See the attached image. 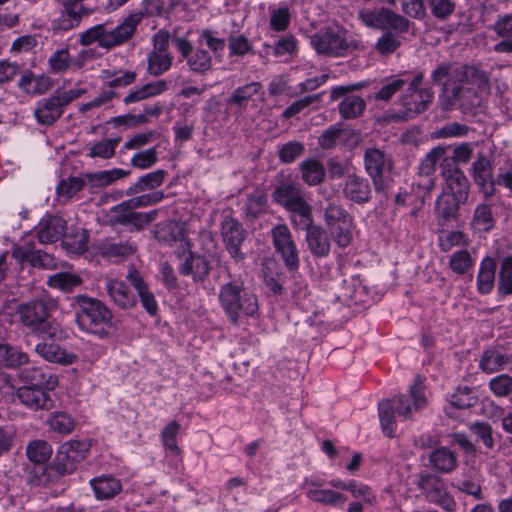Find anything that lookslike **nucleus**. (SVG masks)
<instances>
[{
    "mask_svg": "<svg viewBox=\"0 0 512 512\" xmlns=\"http://www.w3.org/2000/svg\"><path fill=\"white\" fill-rule=\"evenodd\" d=\"M435 84L442 85L443 91L458 101L464 110H470L481 104L477 92L466 85H472L479 91L489 90V74L474 65L445 63L432 72Z\"/></svg>",
    "mask_w": 512,
    "mask_h": 512,
    "instance_id": "f257e3e1",
    "label": "nucleus"
},
{
    "mask_svg": "<svg viewBox=\"0 0 512 512\" xmlns=\"http://www.w3.org/2000/svg\"><path fill=\"white\" fill-rule=\"evenodd\" d=\"M143 17V12H134L124 17L114 27L109 22L94 25L80 33L79 43L83 46L97 43L100 48L105 50L122 46L134 37Z\"/></svg>",
    "mask_w": 512,
    "mask_h": 512,
    "instance_id": "f03ea898",
    "label": "nucleus"
},
{
    "mask_svg": "<svg viewBox=\"0 0 512 512\" xmlns=\"http://www.w3.org/2000/svg\"><path fill=\"white\" fill-rule=\"evenodd\" d=\"M218 301L232 324L254 316L259 309L256 294L241 279H230L219 287Z\"/></svg>",
    "mask_w": 512,
    "mask_h": 512,
    "instance_id": "7ed1b4c3",
    "label": "nucleus"
},
{
    "mask_svg": "<svg viewBox=\"0 0 512 512\" xmlns=\"http://www.w3.org/2000/svg\"><path fill=\"white\" fill-rule=\"evenodd\" d=\"M409 395L412 404L409 403L406 396L401 395L394 400H383L379 403V418L384 434L393 437L396 429L394 418V410L399 417L408 419L413 411H418L426 405V397L424 395V383L417 377L413 385L410 386Z\"/></svg>",
    "mask_w": 512,
    "mask_h": 512,
    "instance_id": "20e7f679",
    "label": "nucleus"
},
{
    "mask_svg": "<svg viewBox=\"0 0 512 512\" xmlns=\"http://www.w3.org/2000/svg\"><path fill=\"white\" fill-rule=\"evenodd\" d=\"M75 320L85 332L104 337L111 327L112 312L100 300L78 295L75 298Z\"/></svg>",
    "mask_w": 512,
    "mask_h": 512,
    "instance_id": "39448f33",
    "label": "nucleus"
},
{
    "mask_svg": "<svg viewBox=\"0 0 512 512\" xmlns=\"http://www.w3.org/2000/svg\"><path fill=\"white\" fill-rule=\"evenodd\" d=\"M311 44L317 53L329 56H343L348 52L364 49L360 39L337 25L321 29L312 36Z\"/></svg>",
    "mask_w": 512,
    "mask_h": 512,
    "instance_id": "423d86ee",
    "label": "nucleus"
},
{
    "mask_svg": "<svg viewBox=\"0 0 512 512\" xmlns=\"http://www.w3.org/2000/svg\"><path fill=\"white\" fill-rule=\"evenodd\" d=\"M85 88H73L66 91H56L49 97L42 98L36 103L34 117L38 124L51 126L59 120L64 109L74 100L86 93Z\"/></svg>",
    "mask_w": 512,
    "mask_h": 512,
    "instance_id": "0eeeda50",
    "label": "nucleus"
},
{
    "mask_svg": "<svg viewBox=\"0 0 512 512\" xmlns=\"http://www.w3.org/2000/svg\"><path fill=\"white\" fill-rule=\"evenodd\" d=\"M358 19L368 28L383 31L391 29L396 33L408 32L411 25L408 18L386 7L361 9L358 11Z\"/></svg>",
    "mask_w": 512,
    "mask_h": 512,
    "instance_id": "6e6552de",
    "label": "nucleus"
},
{
    "mask_svg": "<svg viewBox=\"0 0 512 512\" xmlns=\"http://www.w3.org/2000/svg\"><path fill=\"white\" fill-rule=\"evenodd\" d=\"M423 73L414 75L405 92L400 98L406 117H414L425 112L433 101L434 93L431 88H422Z\"/></svg>",
    "mask_w": 512,
    "mask_h": 512,
    "instance_id": "1a4fd4ad",
    "label": "nucleus"
},
{
    "mask_svg": "<svg viewBox=\"0 0 512 512\" xmlns=\"http://www.w3.org/2000/svg\"><path fill=\"white\" fill-rule=\"evenodd\" d=\"M364 87L362 83L336 86L331 89V100H339L338 112L342 119L352 120L361 117L367 107L365 99L352 92Z\"/></svg>",
    "mask_w": 512,
    "mask_h": 512,
    "instance_id": "9d476101",
    "label": "nucleus"
},
{
    "mask_svg": "<svg viewBox=\"0 0 512 512\" xmlns=\"http://www.w3.org/2000/svg\"><path fill=\"white\" fill-rule=\"evenodd\" d=\"M446 154L447 150L445 147L437 146L432 148L421 160L415 184L424 194L429 193L436 186L434 174L437 164L440 163L441 167L443 163L446 167L450 166V160Z\"/></svg>",
    "mask_w": 512,
    "mask_h": 512,
    "instance_id": "9b49d317",
    "label": "nucleus"
},
{
    "mask_svg": "<svg viewBox=\"0 0 512 512\" xmlns=\"http://www.w3.org/2000/svg\"><path fill=\"white\" fill-rule=\"evenodd\" d=\"M89 450V443L85 440H70L63 443L56 454L51 469L57 474H70L76 470L77 465L85 459Z\"/></svg>",
    "mask_w": 512,
    "mask_h": 512,
    "instance_id": "f8f14e48",
    "label": "nucleus"
},
{
    "mask_svg": "<svg viewBox=\"0 0 512 512\" xmlns=\"http://www.w3.org/2000/svg\"><path fill=\"white\" fill-rule=\"evenodd\" d=\"M364 166L375 191L383 192L386 188L385 177L393 169L392 157L378 148H367L364 152Z\"/></svg>",
    "mask_w": 512,
    "mask_h": 512,
    "instance_id": "ddd939ff",
    "label": "nucleus"
},
{
    "mask_svg": "<svg viewBox=\"0 0 512 512\" xmlns=\"http://www.w3.org/2000/svg\"><path fill=\"white\" fill-rule=\"evenodd\" d=\"M173 43L182 56L186 59L189 70L198 75H206L212 70L213 60L211 54L199 45L193 48L190 41L184 37H176Z\"/></svg>",
    "mask_w": 512,
    "mask_h": 512,
    "instance_id": "4468645a",
    "label": "nucleus"
},
{
    "mask_svg": "<svg viewBox=\"0 0 512 512\" xmlns=\"http://www.w3.org/2000/svg\"><path fill=\"white\" fill-rule=\"evenodd\" d=\"M271 237L275 251L281 256L284 265L289 270H297L300 265L297 245L291 231L286 224H277L271 230Z\"/></svg>",
    "mask_w": 512,
    "mask_h": 512,
    "instance_id": "2eb2a0df",
    "label": "nucleus"
},
{
    "mask_svg": "<svg viewBox=\"0 0 512 512\" xmlns=\"http://www.w3.org/2000/svg\"><path fill=\"white\" fill-rule=\"evenodd\" d=\"M53 306L50 300L37 298L26 303L19 304L17 313L21 323L32 331L43 329L50 317V309Z\"/></svg>",
    "mask_w": 512,
    "mask_h": 512,
    "instance_id": "dca6fc26",
    "label": "nucleus"
},
{
    "mask_svg": "<svg viewBox=\"0 0 512 512\" xmlns=\"http://www.w3.org/2000/svg\"><path fill=\"white\" fill-rule=\"evenodd\" d=\"M221 238L231 258L236 263L242 262L245 254L241 246L246 238V231L242 224L235 218L226 217L221 223Z\"/></svg>",
    "mask_w": 512,
    "mask_h": 512,
    "instance_id": "f3484780",
    "label": "nucleus"
},
{
    "mask_svg": "<svg viewBox=\"0 0 512 512\" xmlns=\"http://www.w3.org/2000/svg\"><path fill=\"white\" fill-rule=\"evenodd\" d=\"M419 487L432 503L446 510H452L455 506L453 498L448 494L443 479L433 474H425L420 477Z\"/></svg>",
    "mask_w": 512,
    "mask_h": 512,
    "instance_id": "a211bd4d",
    "label": "nucleus"
},
{
    "mask_svg": "<svg viewBox=\"0 0 512 512\" xmlns=\"http://www.w3.org/2000/svg\"><path fill=\"white\" fill-rule=\"evenodd\" d=\"M44 386H21L15 394L25 407L31 410H50L54 407V400Z\"/></svg>",
    "mask_w": 512,
    "mask_h": 512,
    "instance_id": "6ab92c4d",
    "label": "nucleus"
},
{
    "mask_svg": "<svg viewBox=\"0 0 512 512\" xmlns=\"http://www.w3.org/2000/svg\"><path fill=\"white\" fill-rule=\"evenodd\" d=\"M442 177L444 179L443 193L454 196L458 201H466L469 195V181L463 171L457 166L442 164Z\"/></svg>",
    "mask_w": 512,
    "mask_h": 512,
    "instance_id": "aec40b11",
    "label": "nucleus"
},
{
    "mask_svg": "<svg viewBox=\"0 0 512 512\" xmlns=\"http://www.w3.org/2000/svg\"><path fill=\"white\" fill-rule=\"evenodd\" d=\"M305 242L307 249L315 258H326L332 248V240L327 230L318 224L306 230Z\"/></svg>",
    "mask_w": 512,
    "mask_h": 512,
    "instance_id": "412c9836",
    "label": "nucleus"
},
{
    "mask_svg": "<svg viewBox=\"0 0 512 512\" xmlns=\"http://www.w3.org/2000/svg\"><path fill=\"white\" fill-rule=\"evenodd\" d=\"M104 289L109 299L121 309H130L136 304V297L124 281L116 278H106Z\"/></svg>",
    "mask_w": 512,
    "mask_h": 512,
    "instance_id": "4be33fe9",
    "label": "nucleus"
},
{
    "mask_svg": "<svg viewBox=\"0 0 512 512\" xmlns=\"http://www.w3.org/2000/svg\"><path fill=\"white\" fill-rule=\"evenodd\" d=\"M65 229L66 222L63 218L49 215L39 222L36 228L37 238L42 244L54 243L64 238Z\"/></svg>",
    "mask_w": 512,
    "mask_h": 512,
    "instance_id": "5701e85b",
    "label": "nucleus"
},
{
    "mask_svg": "<svg viewBox=\"0 0 512 512\" xmlns=\"http://www.w3.org/2000/svg\"><path fill=\"white\" fill-rule=\"evenodd\" d=\"M371 194L367 179L355 174L347 176L343 186V195L346 199L356 204H365L370 201Z\"/></svg>",
    "mask_w": 512,
    "mask_h": 512,
    "instance_id": "b1692460",
    "label": "nucleus"
},
{
    "mask_svg": "<svg viewBox=\"0 0 512 512\" xmlns=\"http://www.w3.org/2000/svg\"><path fill=\"white\" fill-rule=\"evenodd\" d=\"M126 279L137 291L141 304L146 312L150 316H156L158 312L157 301L154 294L150 291L147 284L144 282L140 273L135 269H131L126 275Z\"/></svg>",
    "mask_w": 512,
    "mask_h": 512,
    "instance_id": "393cba45",
    "label": "nucleus"
},
{
    "mask_svg": "<svg viewBox=\"0 0 512 512\" xmlns=\"http://www.w3.org/2000/svg\"><path fill=\"white\" fill-rule=\"evenodd\" d=\"M35 352L44 360L61 365L73 364L77 358L75 354L67 352L63 347L53 341L38 343L35 346Z\"/></svg>",
    "mask_w": 512,
    "mask_h": 512,
    "instance_id": "a878e982",
    "label": "nucleus"
},
{
    "mask_svg": "<svg viewBox=\"0 0 512 512\" xmlns=\"http://www.w3.org/2000/svg\"><path fill=\"white\" fill-rule=\"evenodd\" d=\"M261 90L262 85L259 82H250L237 87L227 100L228 108L234 109L237 112L246 110L248 103L253 99V96L260 93Z\"/></svg>",
    "mask_w": 512,
    "mask_h": 512,
    "instance_id": "bb28decb",
    "label": "nucleus"
},
{
    "mask_svg": "<svg viewBox=\"0 0 512 512\" xmlns=\"http://www.w3.org/2000/svg\"><path fill=\"white\" fill-rule=\"evenodd\" d=\"M18 377L27 384L26 386H44L48 389H54L58 385V378L46 373L41 367H25L19 371Z\"/></svg>",
    "mask_w": 512,
    "mask_h": 512,
    "instance_id": "cd10ccee",
    "label": "nucleus"
},
{
    "mask_svg": "<svg viewBox=\"0 0 512 512\" xmlns=\"http://www.w3.org/2000/svg\"><path fill=\"white\" fill-rule=\"evenodd\" d=\"M289 213V220L296 230H307L314 224L312 206L302 199L286 209Z\"/></svg>",
    "mask_w": 512,
    "mask_h": 512,
    "instance_id": "c85d7f7f",
    "label": "nucleus"
},
{
    "mask_svg": "<svg viewBox=\"0 0 512 512\" xmlns=\"http://www.w3.org/2000/svg\"><path fill=\"white\" fill-rule=\"evenodd\" d=\"M184 276H192L195 281H203L209 274V263L200 255L189 252L179 267Z\"/></svg>",
    "mask_w": 512,
    "mask_h": 512,
    "instance_id": "c756f323",
    "label": "nucleus"
},
{
    "mask_svg": "<svg viewBox=\"0 0 512 512\" xmlns=\"http://www.w3.org/2000/svg\"><path fill=\"white\" fill-rule=\"evenodd\" d=\"M113 211L116 213L117 223L131 225L136 230H141L145 225L153 222L158 216V210L134 212L133 210H117L115 206Z\"/></svg>",
    "mask_w": 512,
    "mask_h": 512,
    "instance_id": "7c9ffc66",
    "label": "nucleus"
},
{
    "mask_svg": "<svg viewBox=\"0 0 512 512\" xmlns=\"http://www.w3.org/2000/svg\"><path fill=\"white\" fill-rule=\"evenodd\" d=\"M272 197L285 209L304 199L300 186L293 182H281L273 191Z\"/></svg>",
    "mask_w": 512,
    "mask_h": 512,
    "instance_id": "2f4dec72",
    "label": "nucleus"
},
{
    "mask_svg": "<svg viewBox=\"0 0 512 512\" xmlns=\"http://www.w3.org/2000/svg\"><path fill=\"white\" fill-rule=\"evenodd\" d=\"M497 264L492 257L482 259L477 274V290L480 294H489L495 284Z\"/></svg>",
    "mask_w": 512,
    "mask_h": 512,
    "instance_id": "473e14b6",
    "label": "nucleus"
},
{
    "mask_svg": "<svg viewBox=\"0 0 512 512\" xmlns=\"http://www.w3.org/2000/svg\"><path fill=\"white\" fill-rule=\"evenodd\" d=\"M18 86L27 94L42 95L51 88L52 83L48 76H36L32 72L26 71L19 79Z\"/></svg>",
    "mask_w": 512,
    "mask_h": 512,
    "instance_id": "72a5a7b5",
    "label": "nucleus"
},
{
    "mask_svg": "<svg viewBox=\"0 0 512 512\" xmlns=\"http://www.w3.org/2000/svg\"><path fill=\"white\" fill-rule=\"evenodd\" d=\"M429 462L433 469L441 473H451L458 465L455 453L447 447H440L432 451Z\"/></svg>",
    "mask_w": 512,
    "mask_h": 512,
    "instance_id": "f704fd0d",
    "label": "nucleus"
},
{
    "mask_svg": "<svg viewBox=\"0 0 512 512\" xmlns=\"http://www.w3.org/2000/svg\"><path fill=\"white\" fill-rule=\"evenodd\" d=\"M326 200L327 204L323 207V220L327 228L354 220L338 200L330 198Z\"/></svg>",
    "mask_w": 512,
    "mask_h": 512,
    "instance_id": "c9c22d12",
    "label": "nucleus"
},
{
    "mask_svg": "<svg viewBox=\"0 0 512 512\" xmlns=\"http://www.w3.org/2000/svg\"><path fill=\"white\" fill-rule=\"evenodd\" d=\"M129 171L114 168L111 170H103L95 173L85 174L82 179L85 180V185L91 188L106 187L117 179L125 178L129 175Z\"/></svg>",
    "mask_w": 512,
    "mask_h": 512,
    "instance_id": "e433bc0d",
    "label": "nucleus"
},
{
    "mask_svg": "<svg viewBox=\"0 0 512 512\" xmlns=\"http://www.w3.org/2000/svg\"><path fill=\"white\" fill-rule=\"evenodd\" d=\"M167 175L163 169H158L138 178L126 191L127 195H135L144 191L154 190L160 187Z\"/></svg>",
    "mask_w": 512,
    "mask_h": 512,
    "instance_id": "4c0bfd02",
    "label": "nucleus"
},
{
    "mask_svg": "<svg viewBox=\"0 0 512 512\" xmlns=\"http://www.w3.org/2000/svg\"><path fill=\"white\" fill-rule=\"evenodd\" d=\"M453 485L461 492L473 496L477 500L483 499L481 478L474 469H469L461 478L455 479Z\"/></svg>",
    "mask_w": 512,
    "mask_h": 512,
    "instance_id": "58836bf2",
    "label": "nucleus"
},
{
    "mask_svg": "<svg viewBox=\"0 0 512 512\" xmlns=\"http://www.w3.org/2000/svg\"><path fill=\"white\" fill-rule=\"evenodd\" d=\"M301 179L309 186L319 185L325 178L324 165L315 158L300 163Z\"/></svg>",
    "mask_w": 512,
    "mask_h": 512,
    "instance_id": "ea45409f",
    "label": "nucleus"
},
{
    "mask_svg": "<svg viewBox=\"0 0 512 512\" xmlns=\"http://www.w3.org/2000/svg\"><path fill=\"white\" fill-rule=\"evenodd\" d=\"M465 202L458 201L451 194L442 192L435 203L436 215L446 222L456 219L460 205Z\"/></svg>",
    "mask_w": 512,
    "mask_h": 512,
    "instance_id": "a19ab883",
    "label": "nucleus"
},
{
    "mask_svg": "<svg viewBox=\"0 0 512 512\" xmlns=\"http://www.w3.org/2000/svg\"><path fill=\"white\" fill-rule=\"evenodd\" d=\"M306 496L314 502L336 508H343L347 501V497L344 494L330 489L309 488L306 491Z\"/></svg>",
    "mask_w": 512,
    "mask_h": 512,
    "instance_id": "79ce46f5",
    "label": "nucleus"
},
{
    "mask_svg": "<svg viewBox=\"0 0 512 512\" xmlns=\"http://www.w3.org/2000/svg\"><path fill=\"white\" fill-rule=\"evenodd\" d=\"M29 363V356L21 349L9 345L0 344V365L6 368H17Z\"/></svg>",
    "mask_w": 512,
    "mask_h": 512,
    "instance_id": "37998d69",
    "label": "nucleus"
},
{
    "mask_svg": "<svg viewBox=\"0 0 512 512\" xmlns=\"http://www.w3.org/2000/svg\"><path fill=\"white\" fill-rule=\"evenodd\" d=\"M97 499H110L122 490L119 480L112 476H101L91 481Z\"/></svg>",
    "mask_w": 512,
    "mask_h": 512,
    "instance_id": "c03bdc74",
    "label": "nucleus"
},
{
    "mask_svg": "<svg viewBox=\"0 0 512 512\" xmlns=\"http://www.w3.org/2000/svg\"><path fill=\"white\" fill-rule=\"evenodd\" d=\"M355 223L354 220L334 225L327 228V232L338 248L345 249L353 241Z\"/></svg>",
    "mask_w": 512,
    "mask_h": 512,
    "instance_id": "a18cd8bd",
    "label": "nucleus"
},
{
    "mask_svg": "<svg viewBox=\"0 0 512 512\" xmlns=\"http://www.w3.org/2000/svg\"><path fill=\"white\" fill-rule=\"evenodd\" d=\"M411 78L407 74L402 76H392L386 78L383 81L382 87L376 92L374 98L381 101H389L399 91H401L405 85L408 86Z\"/></svg>",
    "mask_w": 512,
    "mask_h": 512,
    "instance_id": "49530a36",
    "label": "nucleus"
},
{
    "mask_svg": "<svg viewBox=\"0 0 512 512\" xmlns=\"http://www.w3.org/2000/svg\"><path fill=\"white\" fill-rule=\"evenodd\" d=\"M64 247L71 253L81 254L87 250L88 234L85 229L75 228L64 234Z\"/></svg>",
    "mask_w": 512,
    "mask_h": 512,
    "instance_id": "de8ad7c7",
    "label": "nucleus"
},
{
    "mask_svg": "<svg viewBox=\"0 0 512 512\" xmlns=\"http://www.w3.org/2000/svg\"><path fill=\"white\" fill-rule=\"evenodd\" d=\"M497 290L500 295H512V255L500 260Z\"/></svg>",
    "mask_w": 512,
    "mask_h": 512,
    "instance_id": "09e8293b",
    "label": "nucleus"
},
{
    "mask_svg": "<svg viewBox=\"0 0 512 512\" xmlns=\"http://www.w3.org/2000/svg\"><path fill=\"white\" fill-rule=\"evenodd\" d=\"M162 191H153L140 196L133 197L116 206L117 210H134L136 208L155 205L164 199Z\"/></svg>",
    "mask_w": 512,
    "mask_h": 512,
    "instance_id": "8fccbe9b",
    "label": "nucleus"
},
{
    "mask_svg": "<svg viewBox=\"0 0 512 512\" xmlns=\"http://www.w3.org/2000/svg\"><path fill=\"white\" fill-rule=\"evenodd\" d=\"M494 218L491 206L482 203L476 206L471 225L478 231L487 232L494 227Z\"/></svg>",
    "mask_w": 512,
    "mask_h": 512,
    "instance_id": "3c124183",
    "label": "nucleus"
},
{
    "mask_svg": "<svg viewBox=\"0 0 512 512\" xmlns=\"http://www.w3.org/2000/svg\"><path fill=\"white\" fill-rule=\"evenodd\" d=\"M172 60L171 53L150 52L147 58V70L153 76H160L171 68Z\"/></svg>",
    "mask_w": 512,
    "mask_h": 512,
    "instance_id": "603ef678",
    "label": "nucleus"
},
{
    "mask_svg": "<svg viewBox=\"0 0 512 512\" xmlns=\"http://www.w3.org/2000/svg\"><path fill=\"white\" fill-rule=\"evenodd\" d=\"M507 360L498 350H486L481 356L479 367L483 372L490 374L503 369Z\"/></svg>",
    "mask_w": 512,
    "mask_h": 512,
    "instance_id": "864d4df0",
    "label": "nucleus"
},
{
    "mask_svg": "<svg viewBox=\"0 0 512 512\" xmlns=\"http://www.w3.org/2000/svg\"><path fill=\"white\" fill-rule=\"evenodd\" d=\"M47 284L51 288L70 292L82 284V279L76 274L60 272L50 276Z\"/></svg>",
    "mask_w": 512,
    "mask_h": 512,
    "instance_id": "5fc2aeb1",
    "label": "nucleus"
},
{
    "mask_svg": "<svg viewBox=\"0 0 512 512\" xmlns=\"http://www.w3.org/2000/svg\"><path fill=\"white\" fill-rule=\"evenodd\" d=\"M400 33H396L391 29L385 32L377 39L375 43V50L383 56L394 53L401 46Z\"/></svg>",
    "mask_w": 512,
    "mask_h": 512,
    "instance_id": "6e6d98bb",
    "label": "nucleus"
},
{
    "mask_svg": "<svg viewBox=\"0 0 512 512\" xmlns=\"http://www.w3.org/2000/svg\"><path fill=\"white\" fill-rule=\"evenodd\" d=\"M26 454L30 461L42 464L52 455V447L44 440H34L28 444Z\"/></svg>",
    "mask_w": 512,
    "mask_h": 512,
    "instance_id": "4d7b16f0",
    "label": "nucleus"
},
{
    "mask_svg": "<svg viewBox=\"0 0 512 512\" xmlns=\"http://www.w3.org/2000/svg\"><path fill=\"white\" fill-rule=\"evenodd\" d=\"M48 62L53 73H63L74 65L80 67L78 63L72 60L67 49L57 50L50 56Z\"/></svg>",
    "mask_w": 512,
    "mask_h": 512,
    "instance_id": "13d9d810",
    "label": "nucleus"
},
{
    "mask_svg": "<svg viewBox=\"0 0 512 512\" xmlns=\"http://www.w3.org/2000/svg\"><path fill=\"white\" fill-rule=\"evenodd\" d=\"M119 142V138L102 139L91 146L88 156L91 158L109 159L114 155Z\"/></svg>",
    "mask_w": 512,
    "mask_h": 512,
    "instance_id": "bf43d9fd",
    "label": "nucleus"
},
{
    "mask_svg": "<svg viewBox=\"0 0 512 512\" xmlns=\"http://www.w3.org/2000/svg\"><path fill=\"white\" fill-rule=\"evenodd\" d=\"M270 11V27L272 30L281 32L285 31L290 24V10L287 6L269 7Z\"/></svg>",
    "mask_w": 512,
    "mask_h": 512,
    "instance_id": "052dcab7",
    "label": "nucleus"
},
{
    "mask_svg": "<svg viewBox=\"0 0 512 512\" xmlns=\"http://www.w3.org/2000/svg\"><path fill=\"white\" fill-rule=\"evenodd\" d=\"M101 252L108 258H124L135 252V246L129 242H107L101 246Z\"/></svg>",
    "mask_w": 512,
    "mask_h": 512,
    "instance_id": "680f3d73",
    "label": "nucleus"
},
{
    "mask_svg": "<svg viewBox=\"0 0 512 512\" xmlns=\"http://www.w3.org/2000/svg\"><path fill=\"white\" fill-rule=\"evenodd\" d=\"M473 265L471 254L468 250L462 249L453 253L449 260V267L457 274L467 273Z\"/></svg>",
    "mask_w": 512,
    "mask_h": 512,
    "instance_id": "e2e57ef3",
    "label": "nucleus"
},
{
    "mask_svg": "<svg viewBox=\"0 0 512 512\" xmlns=\"http://www.w3.org/2000/svg\"><path fill=\"white\" fill-rule=\"evenodd\" d=\"M179 3L180 0H146L144 13L151 16H167Z\"/></svg>",
    "mask_w": 512,
    "mask_h": 512,
    "instance_id": "0e129e2a",
    "label": "nucleus"
},
{
    "mask_svg": "<svg viewBox=\"0 0 512 512\" xmlns=\"http://www.w3.org/2000/svg\"><path fill=\"white\" fill-rule=\"evenodd\" d=\"M305 152L304 144L298 141H290L281 145L278 149V157L281 162L289 164L302 156Z\"/></svg>",
    "mask_w": 512,
    "mask_h": 512,
    "instance_id": "69168bd1",
    "label": "nucleus"
},
{
    "mask_svg": "<svg viewBox=\"0 0 512 512\" xmlns=\"http://www.w3.org/2000/svg\"><path fill=\"white\" fill-rule=\"evenodd\" d=\"M489 388L496 397H506L512 393V376L501 374L489 381Z\"/></svg>",
    "mask_w": 512,
    "mask_h": 512,
    "instance_id": "338daca9",
    "label": "nucleus"
},
{
    "mask_svg": "<svg viewBox=\"0 0 512 512\" xmlns=\"http://www.w3.org/2000/svg\"><path fill=\"white\" fill-rule=\"evenodd\" d=\"M496 31L499 35L506 38L498 44V50L502 52H512V15L498 22L496 24Z\"/></svg>",
    "mask_w": 512,
    "mask_h": 512,
    "instance_id": "774afa93",
    "label": "nucleus"
}]
</instances>
